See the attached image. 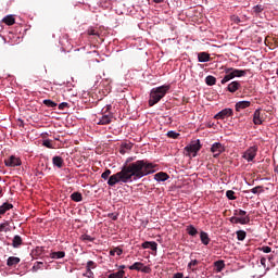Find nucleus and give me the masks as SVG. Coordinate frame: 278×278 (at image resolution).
Masks as SVG:
<instances>
[{"label":"nucleus","mask_w":278,"mask_h":278,"mask_svg":"<svg viewBox=\"0 0 278 278\" xmlns=\"http://www.w3.org/2000/svg\"><path fill=\"white\" fill-rule=\"evenodd\" d=\"M155 164L151 163L149 160H137L128 165H123L122 169L128 179V184H134V181H140L142 177L153 175L155 173Z\"/></svg>","instance_id":"1"},{"label":"nucleus","mask_w":278,"mask_h":278,"mask_svg":"<svg viewBox=\"0 0 278 278\" xmlns=\"http://www.w3.org/2000/svg\"><path fill=\"white\" fill-rule=\"evenodd\" d=\"M170 90L169 85H163L156 88H153L150 92V99H149V105L150 108H153V105H156V103H160L164 97H166V92Z\"/></svg>","instance_id":"2"},{"label":"nucleus","mask_w":278,"mask_h":278,"mask_svg":"<svg viewBox=\"0 0 278 278\" xmlns=\"http://www.w3.org/2000/svg\"><path fill=\"white\" fill-rule=\"evenodd\" d=\"M233 214L235 216L229 218L232 225H249L251 223V216L247 214V211L239 208L235 210Z\"/></svg>","instance_id":"3"},{"label":"nucleus","mask_w":278,"mask_h":278,"mask_svg":"<svg viewBox=\"0 0 278 278\" xmlns=\"http://www.w3.org/2000/svg\"><path fill=\"white\" fill-rule=\"evenodd\" d=\"M224 73H226V75L220 80V84L223 85L227 84L228 81H231V79H236V77H247V70L226 67L224 70Z\"/></svg>","instance_id":"4"},{"label":"nucleus","mask_w":278,"mask_h":278,"mask_svg":"<svg viewBox=\"0 0 278 278\" xmlns=\"http://www.w3.org/2000/svg\"><path fill=\"white\" fill-rule=\"evenodd\" d=\"M116 184H118L119 186H123L124 184H129V180L127 179V176L123 167L121 168L119 172L111 175L108 179V186H110L111 188H114Z\"/></svg>","instance_id":"5"},{"label":"nucleus","mask_w":278,"mask_h":278,"mask_svg":"<svg viewBox=\"0 0 278 278\" xmlns=\"http://www.w3.org/2000/svg\"><path fill=\"white\" fill-rule=\"evenodd\" d=\"M186 155L190 157H197V154L201 151V140L197 139L191 141L189 144L185 147Z\"/></svg>","instance_id":"6"},{"label":"nucleus","mask_w":278,"mask_h":278,"mask_svg":"<svg viewBox=\"0 0 278 278\" xmlns=\"http://www.w3.org/2000/svg\"><path fill=\"white\" fill-rule=\"evenodd\" d=\"M257 151H260V147L256 144L248 148L241 155L242 160H245V162L251 163L255 162V157H257Z\"/></svg>","instance_id":"7"},{"label":"nucleus","mask_w":278,"mask_h":278,"mask_svg":"<svg viewBox=\"0 0 278 278\" xmlns=\"http://www.w3.org/2000/svg\"><path fill=\"white\" fill-rule=\"evenodd\" d=\"M128 268L129 270H138L140 273H146V274L151 273V267L144 266V263H141V262H136L132 265H130Z\"/></svg>","instance_id":"8"},{"label":"nucleus","mask_w":278,"mask_h":278,"mask_svg":"<svg viewBox=\"0 0 278 278\" xmlns=\"http://www.w3.org/2000/svg\"><path fill=\"white\" fill-rule=\"evenodd\" d=\"M213 157H219L222 153H225V146L220 142H214L211 147Z\"/></svg>","instance_id":"9"},{"label":"nucleus","mask_w":278,"mask_h":278,"mask_svg":"<svg viewBox=\"0 0 278 278\" xmlns=\"http://www.w3.org/2000/svg\"><path fill=\"white\" fill-rule=\"evenodd\" d=\"M229 116H233V110L232 109H223L219 111L214 118L217 121H225V118H229Z\"/></svg>","instance_id":"10"},{"label":"nucleus","mask_w":278,"mask_h":278,"mask_svg":"<svg viewBox=\"0 0 278 278\" xmlns=\"http://www.w3.org/2000/svg\"><path fill=\"white\" fill-rule=\"evenodd\" d=\"M5 166H9L11 168H15V166H21L22 162L20 157H16L14 155H11L9 159L4 160Z\"/></svg>","instance_id":"11"},{"label":"nucleus","mask_w":278,"mask_h":278,"mask_svg":"<svg viewBox=\"0 0 278 278\" xmlns=\"http://www.w3.org/2000/svg\"><path fill=\"white\" fill-rule=\"evenodd\" d=\"M112 118H114L112 113H104L101 117H99L97 125H110V123H112Z\"/></svg>","instance_id":"12"},{"label":"nucleus","mask_w":278,"mask_h":278,"mask_svg":"<svg viewBox=\"0 0 278 278\" xmlns=\"http://www.w3.org/2000/svg\"><path fill=\"white\" fill-rule=\"evenodd\" d=\"M247 108H251V101H248V100L239 101L235 105L236 112H240L241 110H247Z\"/></svg>","instance_id":"13"},{"label":"nucleus","mask_w":278,"mask_h":278,"mask_svg":"<svg viewBox=\"0 0 278 278\" xmlns=\"http://www.w3.org/2000/svg\"><path fill=\"white\" fill-rule=\"evenodd\" d=\"M241 86L242 85L240 84V81L233 80L230 84H228L227 90H228V92H231V93L238 92V90H240Z\"/></svg>","instance_id":"14"},{"label":"nucleus","mask_w":278,"mask_h":278,"mask_svg":"<svg viewBox=\"0 0 278 278\" xmlns=\"http://www.w3.org/2000/svg\"><path fill=\"white\" fill-rule=\"evenodd\" d=\"M154 179L155 181H168V179H170V176H168V174L164 173V172H160V173H156L154 175Z\"/></svg>","instance_id":"15"},{"label":"nucleus","mask_w":278,"mask_h":278,"mask_svg":"<svg viewBox=\"0 0 278 278\" xmlns=\"http://www.w3.org/2000/svg\"><path fill=\"white\" fill-rule=\"evenodd\" d=\"M253 123L254 125H262V112L260 109H256L253 114Z\"/></svg>","instance_id":"16"},{"label":"nucleus","mask_w":278,"mask_h":278,"mask_svg":"<svg viewBox=\"0 0 278 278\" xmlns=\"http://www.w3.org/2000/svg\"><path fill=\"white\" fill-rule=\"evenodd\" d=\"M200 240L204 247H207L210 242H212V239H210V235L205 231H200Z\"/></svg>","instance_id":"17"},{"label":"nucleus","mask_w":278,"mask_h":278,"mask_svg":"<svg viewBox=\"0 0 278 278\" xmlns=\"http://www.w3.org/2000/svg\"><path fill=\"white\" fill-rule=\"evenodd\" d=\"M13 207H14V205L12 203L4 202L0 206V216H3L7 212H10V210H12Z\"/></svg>","instance_id":"18"},{"label":"nucleus","mask_w":278,"mask_h":278,"mask_svg":"<svg viewBox=\"0 0 278 278\" xmlns=\"http://www.w3.org/2000/svg\"><path fill=\"white\" fill-rule=\"evenodd\" d=\"M12 247L13 249H20L21 247H23V238H21V236L18 235H15L13 237Z\"/></svg>","instance_id":"19"},{"label":"nucleus","mask_w":278,"mask_h":278,"mask_svg":"<svg viewBox=\"0 0 278 278\" xmlns=\"http://www.w3.org/2000/svg\"><path fill=\"white\" fill-rule=\"evenodd\" d=\"M186 231L188 236H191V238H194L199 233V230L197 229V227H194V225H188L186 227Z\"/></svg>","instance_id":"20"},{"label":"nucleus","mask_w":278,"mask_h":278,"mask_svg":"<svg viewBox=\"0 0 278 278\" xmlns=\"http://www.w3.org/2000/svg\"><path fill=\"white\" fill-rule=\"evenodd\" d=\"M72 201H75V203H81L84 201V195L79 191H75L71 194Z\"/></svg>","instance_id":"21"},{"label":"nucleus","mask_w":278,"mask_h":278,"mask_svg":"<svg viewBox=\"0 0 278 278\" xmlns=\"http://www.w3.org/2000/svg\"><path fill=\"white\" fill-rule=\"evenodd\" d=\"M17 264H21V258L16 256H10L7 261V266H16Z\"/></svg>","instance_id":"22"},{"label":"nucleus","mask_w":278,"mask_h":278,"mask_svg":"<svg viewBox=\"0 0 278 278\" xmlns=\"http://www.w3.org/2000/svg\"><path fill=\"white\" fill-rule=\"evenodd\" d=\"M198 62H201V63L210 62V53L199 52L198 53Z\"/></svg>","instance_id":"23"},{"label":"nucleus","mask_w":278,"mask_h":278,"mask_svg":"<svg viewBox=\"0 0 278 278\" xmlns=\"http://www.w3.org/2000/svg\"><path fill=\"white\" fill-rule=\"evenodd\" d=\"M132 148L134 146L131 143H122L119 148L121 155H125V153H127V151H131Z\"/></svg>","instance_id":"24"},{"label":"nucleus","mask_w":278,"mask_h":278,"mask_svg":"<svg viewBox=\"0 0 278 278\" xmlns=\"http://www.w3.org/2000/svg\"><path fill=\"white\" fill-rule=\"evenodd\" d=\"M262 188H263L262 186H256V187L252 188L251 190L243 191V194H251V192H252V194H260V192H263Z\"/></svg>","instance_id":"25"},{"label":"nucleus","mask_w":278,"mask_h":278,"mask_svg":"<svg viewBox=\"0 0 278 278\" xmlns=\"http://www.w3.org/2000/svg\"><path fill=\"white\" fill-rule=\"evenodd\" d=\"M214 268L216 273H223V269L225 268V261H216L214 263Z\"/></svg>","instance_id":"26"},{"label":"nucleus","mask_w":278,"mask_h":278,"mask_svg":"<svg viewBox=\"0 0 278 278\" xmlns=\"http://www.w3.org/2000/svg\"><path fill=\"white\" fill-rule=\"evenodd\" d=\"M2 23H5V25H14V23H16V20L14 18V15H7L5 17H3Z\"/></svg>","instance_id":"27"},{"label":"nucleus","mask_w":278,"mask_h":278,"mask_svg":"<svg viewBox=\"0 0 278 278\" xmlns=\"http://www.w3.org/2000/svg\"><path fill=\"white\" fill-rule=\"evenodd\" d=\"M252 12L253 14H255V16H260V14H262L264 12V5L262 4H256L252 8Z\"/></svg>","instance_id":"28"},{"label":"nucleus","mask_w":278,"mask_h":278,"mask_svg":"<svg viewBox=\"0 0 278 278\" xmlns=\"http://www.w3.org/2000/svg\"><path fill=\"white\" fill-rule=\"evenodd\" d=\"M52 164L54 166H58V168H62V164H64V161L62 160L61 156H53Z\"/></svg>","instance_id":"29"},{"label":"nucleus","mask_w":278,"mask_h":278,"mask_svg":"<svg viewBox=\"0 0 278 278\" xmlns=\"http://www.w3.org/2000/svg\"><path fill=\"white\" fill-rule=\"evenodd\" d=\"M206 86H216V77L208 75L205 77Z\"/></svg>","instance_id":"30"},{"label":"nucleus","mask_w":278,"mask_h":278,"mask_svg":"<svg viewBox=\"0 0 278 278\" xmlns=\"http://www.w3.org/2000/svg\"><path fill=\"white\" fill-rule=\"evenodd\" d=\"M236 235H237V239H238L240 242L244 241L245 238H247V231H244V230H238V231L236 232Z\"/></svg>","instance_id":"31"},{"label":"nucleus","mask_w":278,"mask_h":278,"mask_svg":"<svg viewBox=\"0 0 278 278\" xmlns=\"http://www.w3.org/2000/svg\"><path fill=\"white\" fill-rule=\"evenodd\" d=\"M0 231H4V233H8V231H10V222H4L0 224Z\"/></svg>","instance_id":"32"},{"label":"nucleus","mask_w":278,"mask_h":278,"mask_svg":"<svg viewBox=\"0 0 278 278\" xmlns=\"http://www.w3.org/2000/svg\"><path fill=\"white\" fill-rule=\"evenodd\" d=\"M125 277V270H118L109 275V278H123Z\"/></svg>","instance_id":"33"},{"label":"nucleus","mask_w":278,"mask_h":278,"mask_svg":"<svg viewBox=\"0 0 278 278\" xmlns=\"http://www.w3.org/2000/svg\"><path fill=\"white\" fill-rule=\"evenodd\" d=\"M65 253L62 251L59 252H52L51 253V257L52 260H62V257H64Z\"/></svg>","instance_id":"34"},{"label":"nucleus","mask_w":278,"mask_h":278,"mask_svg":"<svg viewBox=\"0 0 278 278\" xmlns=\"http://www.w3.org/2000/svg\"><path fill=\"white\" fill-rule=\"evenodd\" d=\"M167 138H172L173 140H177V138H179V132L175 131V130H169L166 134Z\"/></svg>","instance_id":"35"},{"label":"nucleus","mask_w":278,"mask_h":278,"mask_svg":"<svg viewBox=\"0 0 278 278\" xmlns=\"http://www.w3.org/2000/svg\"><path fill=\"white\" fill-rule=\"evenodd\" d=\"M226 197L229 201H236V191L233 190H228L226 191Z\"/></svg>","instance_id":"36"},{"label":"nucleus","mask_w":278,"mask_h":278,"mask_svg":"<svg viewBox=\"0 0 278 278\" xmlns=\"http://www.w3.org/2000/svg\"><path fill=\"white\" fill-rule=\"evenodd\" d=\"M199 264V260L194 258V260H191L189 263H188V266L187 268L189 270H194V266H197Z\"/></svg>","instance_id":"37"},{"label":"nucleus","mask_w":278,"mask_h":278,"mask_svg":"<svg viewBox=\"0 0 278 278\" xmlns=\"http://www.w3.org/2000/svg\"><path fill=\"white\" fill-rule=\"evenodd\" d=\"M110 255H112V256H114V255L121 256V255H123V249H121V248H115V249H113V250L110 251Z\"/></svg>","instance_id":"38"},{"label":"nucleus","mask_w":278,"mask_h":278,"mask_svg":"<svg viewBox=\"0 0 278 278\" xmlns=\"http://www.w3.org/2000/svg\"><path fill=\"white\" fill-rule=\"evenodd\" d=\"M43 105H47V108H56L58 103L53 102L52 100H43Z\"/></svg>","instance_id":"39"},{"label":"nucleus","mask_w":278,"mask_h":278,"mask_svg":"<svg viewBox=\"0 0 278 278\" xmlns=\"http://www.w3.org/2000/svg\"><path fill=\"white\" fill-rule=\"evenodd\" d=\"M111 175H112V170L111 169H106L105 172H103L101 174V178L104 179V180H109Z\"/></svg>","instance_id":"40"},{"label":"nucleus","mask_w":278,"mask_h":278,"mask_svg":"<svg viewBox=\"0 0 278 278\" xmlns=\"http://www.w3.org/2000/svg\"><path fill=\"white\" fill-rule=\"evenodd\" d=\"M42 266H45V263L42 262H36L35 265L33 266V270H40V268H42Z\"/></svg>","instance_id":"41"},{"label":"nucleus","mask_w":278,"mask_h":278,"mask_svg":"<svg viewBox=\"0 0 278 278\" xmlns=\"http://www.w3.org/2000/svg\"><path fill=\"white\" fill-rule=\"evenodd\" d=\"M149 249H150L151 251L157 252V242H155V241H150V242H149Z\"/></svg>","instance_id":"42"},{"label":"nucleus","mask_w":278,"mask_h":278,"mask_svg":"<svg viewBox=\"0 0 278 278\" xmlns=\"http://www.w3.org/2000/svg\"><path fill=\"white\" fill-rule=\"evenodd\" d=\"M86 268L87 270H92V268H97V265L93 261H88Z\"/></svg>","instance_id":"43"},{"label":"nucleus","mask_w":278,"mask_h":278,"mask_svg":"<svg viewBox=\"0 0 278 278\" xmlns=\"http://www.w3.org/2000/svg\"><path fill=\"white\" fill-rule=\"evenodd\" d=\"M81 240H87V242H94V238L90 235H83Z\"/></svg>","instance_id":"44"},{"label":"nucleus","mask_w":278,"mask_h":278,"mask_svg":"<svg viewBox=\"0 0 278 278\" xmlns=\"http://www.w3.org/2000/svg\"><path fill=\"white\" fill-rule=\"evenodd\" d=\"M49 139L43 140V147H47V149H53V143Z\"/></svg>","instance_id":"45"},{"label":"nucleus","mask_w":278,"mask_h":278,"mask_svg":"<svg viewBox=\"0 0 278 278\" xmlns=\"http://www.w3.org/2000/svg\"><path fill=\"white\" fill-rule=\"evenodd\" d=\"M134 160H136V156L127 157L124 163V166H129V164H134Z\"/></svg>","instance_id":"46"},{"label":"nucleus","mask_w":278,"mask_h":278,"mask_svg":"<svg viewBox=\"0 0 278 278\" xmlns=\"http://www.w3.org/2000/svg\"><path fill=\"white\" fill-rule=\"evenodd\" d=\"M260 251H263V253H270L273 251V248H270L268 245H264V247L260 248Z\"/></svg>","instance_id":"47"},{"label":"nucleus","mask_w":278,"mask_h":278,"mask_svg":"<svg viewBox=\"0 0 278 278\" xmlns=\"http://www.w3.org/2000/svg\"><path fill=\"white\" fill-rule=\"evenodd\" d=\"M108 218H111L112 220H118V213H109Z\"/></svg>","instance_id":"48"},{"label":"nucleus","mask_w":278,"mask_h":278,"mask_svg":"<svg viewBox=\"0 0 278 278\" xmlns=\"http://www.w3.org/2000/svg\"><path fill=\"white\" fill-rule=\"evenodd\" d=\"M84 277L94 278V273H92V269H87L86 274H84Z\"/></svg>","instance_id":"49"},{"label":"nucleus","mask_w":278,"mask_h":278,"mask_svg":"<svg viewBox=\"0 0 278 278\" xmlns=\"http://www.w3.org/2000/svg\"><path fill=\"white\" fill-rule=\"evenodd\" d=\"M88 35L89 36H99V33H97V30L91 28V29L88 30Z\"/></svg>","instance_id":"50"},{"label":"nucleus","mask_w":278,"mask_h":278,"mask_svg":"<svg viewBox=\"0 0 278 278\" xmlns=\"http://www.w3.org/2000/svg\"><path fill=\"white\" fill-rule=\"evenodd\" d=\"M64 108H68V103L62 102L61 104H59V110H64Z\"/></svg>","instance_id":"51"},{"label":"nucleus","mask_w":278,"mask_h":278,"mask_svg":"<svg viewBox=\"0 0 278 278\" xmlns=\"http://www.w3.org/2000/svg\"><path fill=\"white\" fill-rule=\"evenodd\" d=\"M174 278H184V273L174 274Z\"/></svg>","instance_id":"52"},{"label":"nucleus","mask_w":278,"mask_h":278,"mask_svg":"<svg viewBox=\"0 0 278 278\" xmlns=\"http://www.w3.org/2000/svg\"><path fill=\"white\" fill-rule=\"evenodd\" d=\"M112 110V104H108L104 111V114H108Z\"/></svg>","instance_id":"53"},{"label":"nucleus","mask_w":278,"mask_h":278,"mask_svg":"<svg viewBox=\"0 0 278 278\" xmlns=\"http://www.w3.org/2000/svg\"><path fill=\"white\" fill-rule=\"evenodd\" d=\"M149 242L150 241H146L141 244L142 249H149Z\"/></svg>","instance_id":"54"},{"label":"nucleus","mask_w":278,"mask_h":278,"mask_svg":"<svg viewBox=\"0 0 278 278\" xmlns=\"http://www.w3.org/2000/svg\"><path fill=\"white\" fill-rule=\"evenodd\" d=\"M154 3H164V0H152Z\"/></svg>","instance_id":"55"},{"label":"nucleus","mask_w":278,"mask_h":278,"mask_svg":"<svg viewBox=\"0 0 278 278\" xmlns=\"http://www.w3.org/2000/svg\"><path fill=\"white\" fill-rule=\"evenodd\" d=\"M119 270H125L126 266L125 265H119Z\"/></svg>","instance_id":"56"},{"label":"nucleus","mask_w":278,"mask_h":278,"mask_svg":"<svg viewBox=\"0 0 278 278\" xmlns=\"http://www.w3.org/2000/svg\"><path fill=\"white\" fill-rule=\"evenodd\" d=\"M0 197H3V189L0 187Z\"/></svg>","instance_id":"57"},{"label":"nucleus","mask_w":278,"mask_h":278,"mask_svg":"<svg viewBox=\"0 0 278 278\" xmlns=\"http://www.w3.org/2000/svg\"><path fill=\"white\" fill-rule=\"evenodd\" d=\"M264 262H266V260L262 258V260H261V264H264Z\"/></svg>","instance_id":"58"},{"label":"nucleus","mask_w":278,"mask_h":278,"mask_svg":"<svg viewBox=\"0 0 278 278\" xmlns=\"http://www.w3.org/2000/svg\"><path fill=\"white\" fill-rule=\"evenodd\" d=\"M276 75L278 76V68L276 70Z\"/></svg>","instance_id":"59"},{"label":"nucleus","mask_w":278,"mask_h":278,"mask_svg":"<svg viewBox=\"0 0 278 278\" xmlns=\"http://www.w3.org/2000/svg\"><path fill=\"white\" fill-rule=\"evenodd\" d=\"M237 21H238V23H240V18H238Z\"/></svg>","instance_id":"60"},{"label":"nucleus","mask_w":278,"mask_h":278,"mask_svg":"<svg viewBox=\"0 0 278 278\" xmlns=\"http://www.w3.org/2000/svg\"><path fill=\"white\" fill-rule=\"evenodd\" d=\"M125 278H127V277H125Z\"/></svg>","instance_id":"61"}]
</instances>
